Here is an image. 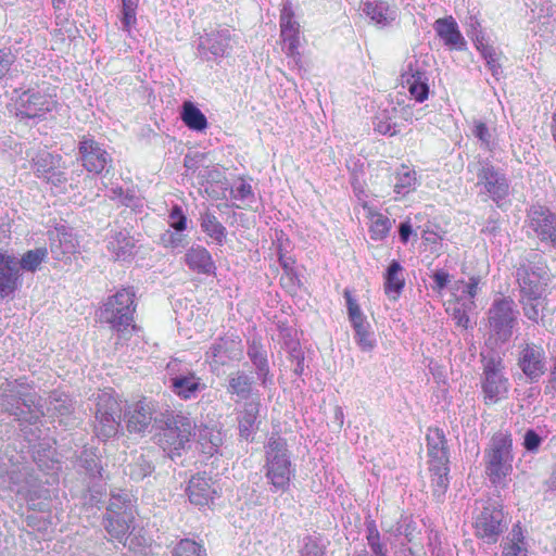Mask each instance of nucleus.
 I'll list each match as a JSON object with an SVG mask.
<instances>
[{
	"mask_svg": "<svg viewBox=\"0 0 556 556\" xmlns=\"http://www.w3.org/2000/svg\"><path fill=\"white\" fill-rule=\"evenodd\" d=\"M1 408L18 421L36 424L43 415L40 397L22 380L7 381L0 388Z\"/></svg>",
	"mask_w": 556,
	"mask_h": 556,
	"instance_id": "f257e3e1",
	"label": "nucleus"
},
{
	"mask_svg": "<svg viewBox=\"0 0 556 556\" xmlns=\"http://www.w3.org/2000/svg\"><path fill=\"white\" fill-rule=\"evenodd\" d=\"M515 454L509 432L494 433L483 451L484 475L494 486L504 485L513 473Z\"/></svg>",
	"mask_w": 556,
	"mask_h": 556,
	"instance_id": "f03ea898",
	"label": "nucleus"
},
{
	"mask_svg": "<svg viewBox=\"0 0 556 556\" xmlns=\"http://www.w3.org/2000/svg\"><path fill=\"white\" fill-rule=\"evenodd\" d=\"M428 469L431 478L432 495L442 502L450 484V454L442 429H429L427 437Z\"/></svg>",
	"mask_w": 556,
	"mask_h": 556,
	"instance_id": "7ed1b4c3",
	"label": "nucleus"
},
{
	"mask_svg": "<svg viewBox=\"0 0 556 556\" xmlns=\"http://www.w3.org/2000/svg\"><path fill=\"white\" fill-rule=\"evenodd\" d=\"M265 448V477L270 484L271 492H286L289 490L294 469L290 458L287 441L273 433Z\"/></svg>",
	"mask_w": 556,
	"mask_h": 556,
	"instance_id": "20e7f679",
	"label": "nucleus"
},
{
	"mask_svg": "<svg viewBox=\"0 0 556 556\" xmlns=\"http://www.w3.org/2000/svg\"><path fill=\"white\" fill-rule=\"evenodd\" d=\"M136 509L131 496L124 491L111 494L106 514L103 519V527L113 540L123 542L131 534Z\"/></svg>",
	"mask_w": 556,
	"mask_h": 556,
	"instance_id": "39448f33",
	"label": "nucleus"
},
{
	"mask_svg": "<svg viewBox=\"0 0 556 556\" xmlns=\"http://www.w3.org/2000/svg\"><path fill=\"white\" fill-rule=\"evenodd\" d=\"M160 439L159 442L165 450L166 446L174 451L185 448L195 431V422L182 413H175L166 407L159 416Z\"/></svg>",
	"mask_w": 556,
	"mask_h": 556,
	"instance_id": "423d86ee",
	"label": "nucleus"
},
{
	"mask_svg": "<svg viewBox=\"0 0 556 556\" xmlns=\"http://www.w3.org/2000/svg\"><path fill=\"white\" fill-rule=\"evenodd\" d=\"M469 173L476 177V186L480 188V194L492 199L497 206L509 194V181L503 170L495 167L489 159L478 157L467 166Z\"/></svg>",
	"mask_w": 556,
	"mask_h": 556,
	"instance_id": "0eeeda50",
	"label": "nucleus"
},
{
	"mask_svg": "<svg viewBox=\"0 0 556 556\" xmlns=\"http://www.w3.org/2000/svg\"><path fill=\"white\" fill-rule=\"evenodd\" d=\"M134 299L135 292L131 289H122L110 296L100 309V320L109 324L121 338L129 332V327L134 328Z\"/></svg>",
	"mask_w": 556,
	"mask_h": 556,
	"instance_id": "6e6552de",
	"label": "nucleus"
},
{
	"mask_svg": "<svg viewBox=\"0 0 556 556\" xmlns=\"http://www.w3.org/2000/svg\"><path fill=\"white\" fill-rule=\"evenodd\" d=\"M482 391L485 403H496L505 397L508 392V378L505 377V365L501 356H483Z\"/></svg>",
	"mask_w": 556,
	"mask_h": 556,
	"instance_id": "1a4fd4ad",
	"label": "nucleus"
},
{
	"mask_svg": "<svg viewBox=\"0 0 556 556\" xmlns=\"http://www.w3.org/2000/svg\"><path fill=\"white\" fill-rule=\"evenodd\" d=\"M519 312L510 298L495 299L489 308V327L493 336L506 342L513 334Z\"/></svg>",
	"mask_w": 556,
	"mask_h": 556,
	"instance_id": "9d476101",
	"label": "nucleus"
},
{
	"mask_svg": "<svg viewBox=\"0 0 556 556\" xmlns=\"http://www.w3.org/2000/svg\"><path fill=\"white\" fill-rule=\"evenodd\" d=\"M506 525L501 505L494 500L481 503V508L475 518V529L479 538L486 543H495L504 532Z\"/></svg>",
	"mask_w": 556,
	"mask_h": 556,
	"instance_id": "9b49d317",
	"label": "nucleus"
},
{
	"mask_svg": "<svg viewBox=\"0 0 556 556\" xmlns=\"http://www.w3.org/2000/svg\"><path fill=\"white\" fill-rule=\"evenodd\" d=\"M122 406L112 394L103 392L98 395L96 406L94 432L101 440L114 437L119 428Z\"/></svg>",
	"mask_w": 556,
	"mask_h": 556,
	"instance_id": "f8f14e48",
	"label": "nucleus"
},
{
	"mask_svg": "<svg viewBox=\"0 0 556 556\" xmlns=\"http://www.w3.org/2000/svg\"><path fill=\"white\" fill-rule=\"evenodd\" d=\"M345 299L348 317L354 330V339L359 349L364 352H370L376 345L374 332L363 313L357 300L353 296L350 289L343 291Z\"/></svg>",
	"mask_w": 556,
	"mask_h": 556,
	"instance_id": "ddd939ff",
	"label": "nucleus"
},
{
	"mask_svg": "<svg viewBox=\"0 0 556 556\" xmlns=\"http://www.w3.org/2000/svg\"><path fill=\"white\" fill-rule=\"evenodd\" d=\"M54 96L40 89L23 91L15 102L16 116L21 118H41L56 106Z\"/></svg>",
	"mask_w": 556,
	"mask_h": 556,
	"instance_id": "4468645a",
	"label": "nucleus"
},
{
	"mask_svg": "<svg viewBox=\"0 0 556 556\" xmlns=\"http://www.w3.org/2000/svg\"><path fill=\"white\" fill-rule=\"evenodd\" d=\"M425 60L415 56L407 60L401 75L402 84L407 88L412 98L422 103L429 96L430 74Z\"/></svg>",
	"mask_w": 556,
	"mask_h": 556,
	"instance_id": "2eb2a0df",
	"label": "nucleus"
},
{
	"mask_svg": "<svg viewBox=\"0 0 556 556\" xmlns=\"http://www.w3.org/2000/svg\"><path fill=\"white\" fill-rule=\"evenodd\" d=\"M161 410L156 408L154 402L147 399L135 403L124 414L127 430L134 433L151 432L152 429L157 430V419L161 416Z\"/></svg>",
	"mask_w": 556,
	"mask_h": 556,
	"instance_id": "dca6fc26",
	"label": "nucleus"
},
{
	"mask_svg": "<svg viewBox=\"0 0 556 556\" xmlns=\"http://www.w3.org/2000/svg\"><path fill=\"white\" fill-rule=\"evenodd\" d=\"M546 355L544 349L533 342L518 345L517 365L530 382H538L545 374Z\"/></svg>",
	"mask_w": 556,
	"mask_h": 556,
	"instance_id": "f3484780",
	"label": "nucleus"
},
{
	"mask_svg": "<svg viewBox=\"0 0 556 556\" xmlns=\"http://www.w3.org/2000/svg\"><path fill=\"white\" fill-rule=\"evenodd\" d=\"M79 160L84 168L92 174H101L112 163L109 152L91 136H84L78 144Z\"/></svg>",
	"mask_w": 556,
	"mask_h": 556,
	"instance_id": "a211bd4d",
	"label": "nucleus"
},
{
	"mask_svg": "<svg viewBox=\"0 0 556 556\" xmlns=\"http://www.w3.org/2000/svg\"><path fill=\"white\" fill-rule=\"evenodd\" d=\"M231 49V31L229 28H218L205 33L198 40V55L202 60H215L227 55Z\"/></svg>",
	"mask_w": 556,
	"mask_h": 556,
	"instance_id": "6ab92c4d",
	"label": "nucleus"
},
{
	"mask_svg": "<svg viewBox=\"0 0 556 556\" xmlns=\"http://www.w3.org/2000/svg\"><path fill=\"white\" fill-rule=\"evenodd\" d=\"M529 228L545 243L556 248V212L543 205H533L528 212Z\"/></svg>",
	"mask_w": 556,
	"mask_h": 556,
	"instance_id": "aec40b11",
	"label": "nucleus"
},
{
	"mask_svg": "<svg viewBox=\"0 0 556 556\" xmlns=\"http://www.w3.org/2000/svg\"><path fill=\"white\" fill-rule=\"evenodd\" d=\"M280 36L283 41V51L286 55L294 62L301 63L300 46V25L294 20V14L290 5H283L280 14Z\"/></svg>",
	"mask_w": 556,
	"mask_h": 556,
	"instance_id": "412c9836",
	"label": "nucleus"
},
{
	"mask_svg": "<svg viewBox=\"0 0 556 556\" xmlns=\"http://www.w3.org/2000/svg\"><path fill=\"white\" fill-rule=\"evenodd\" d=\"M361 9L380 28L391 26L399 16L397 8L383 0H363Z\"/></svg>",
	"mask_w": 556,
	"mask_h": 556,
	"instance_id": "4be33fe9",
	"label": "nucleus"
},
{
	"mask_svg": "<svg viewBox=\"0 0 556 556\" xmlns=\"http://www.w3.org/2000/svg\"><path fill=\"white\" fill-rule=\"evenodd\" d=\"M50 251L55 260H68L76 252L77 240L65 226L50 232Z\"/></svg>",
	"mask_w": 556,
	"mask_h": 556,
	"instance_id": "5701e85b",
	"label": "nucleus"
},
{
	"mask_svg": "<svg viewBox=\"0 0 556 556\" xmlns=\"http://www.w3.org/2000/svg\"><path fill=\"white\" fill-rule=\"evenodd\" d=\"M187 494L191 504L204 507L213 501L216 489L211 478L206 477L205 473H198L189 480Z\"/></svg>",
	"mask_w": 556,
	"mask_h": 556,
	"instance_id": "b1692460",
	"label": "nucleus"
},
{
	"mask_svg": "<svg viewBox=\"0 0 556 556\" xmlns=\"http://www.w3.org/2000/svg\"><path fill=\"white\" fill-rule=\"evenodd\" d=\"M169 388L181 400H191L205 389V384L194 372L186 371L170 377Z\"/></svg>",
	"mask_w": 556,
	"mask_h": 556,
	"instance_id": "393cba45",
	"label": "nucleus"
},
{
	"mask_svg": "<svg viewBox=\"0 0 556 556\" xmlns=\"http://www.w3.org/2000/svg\"><path fill=\"white\" fill-rule=\"evenodd\" d=\"M260 409L261 402L258 400H251L245 402L242 409L238 412L237 420L240 438L247 441L252 440L261 424L258 419Z\"/></svg>",
	"mask_w": 556,
	"mask_h": 556,
	"instance_id": "a878e982",
	"label": "nucleus"
},
{
	"mask_svg": "<svg viewBox=\"0 0 556 556\" xmlns=\"http://www.w3.org/2000/svg\"><path fill=\"white\" fill-rule=\"evenodd\" d=\"M433 29L439 38L451 49L462 51L466 47V41L459 31L458 25L453 16L438 18L433 23Z\"/></svg>",
	"mask_w": 556,
	"mask_h": 556,
	"instance_id": "bb28decb",
	"label": "nucleus"
},
{
	"mask_svg": "<svg viewBox=\"0 0 556 556\" xmlns=\"http://www.w3.org/2000/svg\"><path fill=\"white\" fill-rule=\"evenodd\" d=\"M106 248L117 261H126L135 254V240L126 230L112 229L106 238Z\"/></svg>",
	"mask_w": 556,
	"mask_h": 556,
	"instance_id": "cd10ccee",
	"label": "nucleus"
},
{
	"mask_svg": "<svg viewBox=\"0 0 556 556\" xmlns=\"http://www.w3.org/2000/svg\"><path fill=\"white\" fill-rule=\"evenodd\" d=\"M185 261L188 267L199 275L215 274V263L211 253L201 245L191 247L185 254Z\"/></svg>",
	"mask_w": 556,
	"mask_h": 556,
	"instance_id": "c85d7f7f",
	"label": "nucleus"
},
{
	"mask_svg": "<svg viewBox=\"0 0 556 556\" xmlns=\"http://www.w3.org/2000/svg\"><path fill=\"white\" fill-rule=\"evenodd\" d=\"M240 354V341L219 338L208 349L206 357L215 364L225 365L228 361L238 358Z\"/></svg>",
	"mask_w": 556,
	"mask_h": 556,
	"instance_id": "c756f323",
	"label": "nucleus"
},
{
	"mask_svg": "<svg viewBox=\"0 0 556 556\" xmlns=\"http://www.w3.org/2000/svg\"><path fill=\"white\" fill-rule=\"evenodd\" d=\"M200 227L201 230L212 239V241L222 247L226 242L227 238V229L226 227L218 220L216 215L211 212L208 208H205L200 213Z\"/></svg>",
	"mask_w": 556,
	"mask_h": 556,
	"instance_id": "7c9ffc66",
	"label": "nucleus"
},
{
	"mask_svg": "<svg viewBox=\"0 0 556 556\" xmlns=\"http://www.w3.org/2000/svg\"><path fill=\"white\" fill-rule=\"evenodd\" d=\"M247 354L255 367L258 380L262 386L266 387L271 381L266 350L260 342L253 340L249 344Z\"/></svg>",
	"mask_w": 556,
	"mask_h": 556,
	"instance_id": "2f4dec72",
	"label": "nucleus"
},
{
	"mask_svg": "<svg viewBox=\"0 0 556 556\" xmlns=\"http://www.w3.org/2000/svg\"><path fill=\"white\" fill-rule=\"evenodd\" d=\"M34 170L39 178H45L53 185L65 180L62 173L55 172V157L48 151H42L34 159Z\"/></svg>",
	"mask_w": 556,
	"mask_h": 556,
	"instance_id": "473e14b6",
	"label": "nucleus"
},
{
	"mask_svg": "<svg viewBox=\"0 0 556 556\" xmlns=\"http://www.w3.org/2000/svg\"><path fill=\"white\" fill-rule=\"evenodd\" d=\"M471 134L478 139L480 147L490 152H493L498 146L496 129L480 119L472 121Z\"/></svg>",
	"mask_w": 556,
	"mask_h": 556,
	"instance_id": "72a5a7b5",
	"label": "nucleus"
},
{
	"mask_svg": "<svg viewBox=\"0 0 556 556\" xmlns=\"http://www.w3.org/2000/svg\"><path fill=\"white\" fill-rule=\"evenodd\" d=\"M366 540L374 556H388L389 548L387 540L383 539L377 529L376 521L370 517L365 519Z\"/></svg>",
	"mask_w": 556,
	"mask_h": 556,
	"instance_id": "f704fd0d",
	"label": "nucleus"
},
{
	"mask_svg": "<svg viewBox=\"0 0 556 556\" xmlns=\"http://www.w3.org/2000/svg\"><path fill=\"white\" fill-rule=\"evenodd\" d=\"M48 257L47 248H37L25 252L21 258L16 257L18 274L30 273L34 274L40 268L41 264Z\"/></svg>",
	"mask_w": 556,
	"mask_h": 556,
	"instance_id": "c9c22d12",
	"label": "nucleus"
},
{
	"mask_svg": "<svg viewBox=\"0 0 556 556\" xmlns=\"http://www.w3.org/2000/svg\"><path fill=\"white\" fill-rule=\"evenodd\" d=\"M253 378L244 371L238 370L229 375L228 392L241 400L250 397L252 392Z\"/></svg>",
	"mask_w": 556,
	"mask_h": 556,
	"instance_id": "e433bc0d",
	"label": "nucleus"
},
{
	"mask_svg": "<svg viewBox=\"0 0 556 556\" xmlns=\"http://www.w3.org/2000/svg\"><path fill=\"white\" fill-rule=\"evenodd\" d=\"M546 269L542 257L539 254H533L532 258H526L519 263L516 278H544Z\"/></svg>",
	"mask_w": 556,
	"mask_h": 556,
	"instance_id": "4c0bfd02",
	"label": "nucleus"
},
{
	"mask_svg": "<svg viewBox=\"0 0 556 556\" xmlns=\"http://www.w3.org/2000/svg\"><path fill=\"white\" fill-rule=\"evenodd\" d=\"M181 119L191 130L202 131L207 127L205 115L190 101H186L182 104Z\"/></svg>",
	"mask_w": 556,
	"mask_h": 556,
	"instance_id": "58836bf2",
	"label": "nucleus"
},
{
	"mask_svg": "<svg viewBox=\"0 0 556 556\" xmlns=\"http://www.w3.org/2000/svg\"><path fill=\"white\" fill-rule=\"evenodd\" d=\"M478 41V50L486 62L489 70L492 73V76L498 80L503 75V68L501 65L502 52L498 51L495 47L490 45L489 42H482L481 39H477Z\"/></svg>",
	"mask_w": 556,
	"mask_h": 556,
	"instance_id": "ea45409f",
	"label": "nucleus"
},
{
	"mask_svg": "<svg viewBox=\"0 0 556 556\" xmlns=\"http://www.w3.org/2000/svg\"><path fill=\"white\" fill-rule=\"evenodd\" d=\"M78 463L90 478H104L101 459L94 448H84L78 457Z\"/></svg>",
	"mask_w": 556,
	"mask_h": 556,
	"instance_id": "a19ab883",
	"label": "nucleus"
},
{
	"mask_svg": "<svg viewBox=\"0 0 556 556\" xmlns=\"http://www.w3.org/2000/svg\"><path fill=\"white\" fill-rule=\"evenodd\" d=\"M502 556H527L522 531L519 525L513 527L503 544Z\"/></svg>",
	"mask_w": 556,
	"mask_h": 556,
	"instance_id": "79ce46f5",
	"label": "nucleus"
},
{
	"mask_svg": "<svg viewBox=\"0 0 556 556\" xmlns=\"http://www.w3.org/2000/svg\"><path fill=\"white\" fill-rule=\"evenodd\" d=\"M396 181L394 184V192L397 195L404 197L416 188V172L409 167L402 165L396 172Z\"/></svg>",
	"mask_w": 556,
	"mask_h": 556,
	"instance_id": "37998d69",
	"label": "nucleus"
},
{
	"mask_svg": "<svg viewBox=\"0 0 556 556\" xmlns=\"http://www.w3.org/2000/svg\"><path fill=\"white\" fill-rule=\"evenodd\" d=\"M154 467L150 459L143 454L134 456L132 460L126 466L125 472L135 481H141L150 476Z\"/></svg>",
	"mask_w": 556,
	"mask_h": 556,
	"instance_id": "c03bdc74",
	"label": "nucleus"
},
{
	"mask_svg": "<svg viewBox=\"0 0 556 556\" xmlns=\"http://www.w3.org/2000/svg\"><path fill=\"white\" fill-rule=\"evenodd\" d=\"M520 289V302H541L545 288L540 280H516Z\"/></svg>",
	"mask_w": 556,
	"mask_h": 556,
	"instance_id": "a18cd8bd",
	"label": "nucleus"
},
{
	"mask_svg": "<svg viewBox=\"0 0 556 556\" xmlns=\"http://www.w3.org/2000/svg\"><path fill=\"white\" fill-rule=\"evenodd\" d=\"M370 222H371V224H370L369 232H370L371 239H374V240L384 239L388 236V233L392 227L391 219L381 213H372L370 216Z\"/></svg>",
	"mask_w": 556,
	"mask_h": 556,
	"instance_id": "49530a36",
	"label": "nucleus"
},
{
	"mask_svg": "<svg viewBox=\"0 0 556 556\" xmlns=\"http://www.w3.org/2000/svg\"><path fill=\"white\" fill-rule=\"evenodd\" d=\"M26 468H12L8 470V477L10 478V485L0 488V490H11L18 494L26 493L28 486Z\"/></svg>",
	"mask_w": 556,
	"mask_h": 556,
	"instance_id": "de8ad7c7",
	"label": "nucleus"
},
{
	"mask_svg": "<svg viewBox=\"0 0 556 556\" xmlns=\"http://www.w3.org/2000/svg\"><path fill=\"white\" fill-rule=\"evenodd\" d=\"M139 0H122V29L128 34L137 23V9Z\"/></svg>",
	"mask_w": 556,
	"mask_h": 556,
	"instance_id": "09e8293b",
	"label": "nucleus"
},
{
	"mask_svg": "<svg viewBox=\"0 0 556 556\" xmlns=\"http://www.w3.org/2000/svg\"><path fill=\"white\" fill-rule=\"evenodd\" d=\"M172 556H206V551L193 540L182 539L174 547Z\"/></svg>",
	"mask_w": 556,
	"mask_h": 556,
	"instance_id": "8fccbe9b",
	"label": "nucleus"
},
{
	"mask_svg": "<svg viewBox=\"0 0 556 556\" xmlns=\"http://www.w3.org/2000/svg\"><path fill=\"white\" fill-rule=\"evenodd\" d=\"M375 130L381 135L394 136L397 134L396 124L387 110L379 112L374 121Z\"/></svg>",
	"mask_w": 556,
	"mask_h": 556,
	"instance_id": "3c124183",
	"label": "nucleus"
},
{
	"mask_svg": "<svg viewBox=\"0 0 556 556\" xmlns=\"http://www.w3.org/2000/svg\"><path fill=\"white\" fill-rule=\"evenodd\" d=\"M301 556H325V544L323 541L313 535L304 538V543L300 549Z\"/></svg>",
	"mask_w": 556,
	"mask_h": 556,
	"instance_id": "603ef678",
	"label": "nucleus"
},
{
	"mask_svg": "<svg viewBox=\"0 0 556 556\" xmlns=\"http://www.w3.org/2000/svg\"><path fill=\"white\" fill-rule=\"evenodd\" d=\"M17 275L20 274L16 256L0 252V278H14Z\"/></svg>",
	"mask_w": 556,
	"mask_h": 556,
	"instance_id": "864d4df0",
	"label": "nucleus"
},
{
	"mask_svg": "<svg viewBox=\"0 0 556 556\" xmlns=\"http://www.w3.org/2000/svg\"><path fill=\"white\" fill-rule=\"evenodd\" d=\"M127 547L129 555L127 556H146L147 555V543L146 539L138 535H127L122 542Z\"/></svg>",
	"mask_w": 556,
	"mask_h": 556,
	"instance_id": "5fc2aeb1",
	"label": "nucleus"
},
{
	"mask_svg": "<svg viewBox=\"0 0 556 556\" xmlns=\"http://www.w3.org/2000/svg\"><path fill=\"white\" fill-rule=\"evenodd\" d=\"M182 231L166 230L161 235L160 241L164 248H170L173 250L182 249L187 244L186 236Z\"/></svg>",
	"mask_w": 556,
	"mask_h": 556,
	"instance_id": "6e6d98bb",
	"label": "nucleus"
},
{
	"mask_svg": "<svg viewBox=\"0 0 556 556\" xmlns=\"http://www.w3.org/2000/svg\"><path fill=\"white\" fill-rule=\"evenodd\" d=\"M542 442L543 438L534 429H528L523 434L522 446L528 453L536 454Z\"/></svg>",
	"mask_w": 556,
	"mask_h": 556,
	"instance_id": "4d7b16f0",
	"label": "nucleus"
},
{
	"mask_svg": "<svg viewBox=\"0 0 556 556\" xmlns=\"http://www.w3.org/2000/svg\"><path fill=\"white\" fill-rule=\"evenodd\" d=\"M283 241H286V243L289 244L288 239H282V237L277 239V255H278V260H279L281 267L285 269V274L287 276H291L293 274L294 261L292 260L291 256H288L283 252V250H285Z\"/></svg>",
	"mask_w": 556,
	"mask_h": 556,
	"instance_id": "13d9d810",
	"label": "nucleus"
},
{
	"mask_svg": "<svg viewBox=\"0 0 556 556\" xmlns=\"http://www.w3.org/2000/svg\"><path fill=\"white\" fill-rule=\"evenodd\" d=\"M230 194L233 199L240 201L252 202L254 200L252 186L244 179H240L239 184L231 189Z\"/></svg>",
	"mask_w": 556,
	"mask_h": 556,
	"instance_id": "bf43d9fd",
	"label": "nucleus"
},
{
	"mask_svg": "<svg viewBox=\"0 0 556 556\" xmlns=\"http://www.w3.org/2000/svg\"><path fill=\"white\" fill-rule=\"evenodd\" d=\"M169 225L176 231H184L187 228V217L179 205H174L169 212Z\"/></svg>",
	"mask_w": 556,
	"mask_h": 556,
	"instance_id": "052dcab7",
	"label": "nucleus"
},
{
	"mask_svg": "<svg viewBox=\"0 0 556 556\" xmlns=\"http://www.w3.org/2000/svg\"><path fill=\"white\" fill-rule=\"evenodd\" d=\"M467 25H468L467 35L472 39L476 48H478L477 39L478 40L481 39L482 42H488V40L485 39L484 34L482 31L480 22L476 16H470Z\"/></svg>",
	"mask_w": 556,
	"mask_h": 556,
	"instance_id": "680f3d73",
	"label": "nucleus"
},
{
	"mask_svg": "<svg viewBox=\"0 0 556 556\" xmlns=\"http://www.w3.org/2000/svg\"><path fill=\"white\" fill-rule=\"evenodd\" d=\"M195 177L201 186L208 184L215 180L216 176H218V170L211 166H198L194 169Z\"/></svg>",
	"mask_w": 556,
	"mask_h": 556,
	"instance_id": "e2e57ef3",
	"label": "nucleus"
},
{
	"mask_svg": "<svg viewBox=\"0 0 556 556\" xmlns=\"http://www.w3.org/2000/svg\"><path fill=\"white\" fill-rule=\"evenodd\" d=\"M15 61V55L10 49H0V79L3 78L10 71Z\"/></svg>",
	"mask_w": 556,
	"mask_h": 556,
	"instance_id": "0e129e2a",
	"label": "nucleus"
},
{
	"mask_svg": "<svg viewBox=\"0 0 556 556\" xmlns=\"http://www.w3.org/2000/svg\"><path fill=\"white\" fill-rule=\"evenodd\" d=\"M404 288V280H386L384 292L390 300H397Z\"/></svg>",
	"mask_w": 556,
	"mask_h": 556,
	"instance_id": "69168bd1",
	"label": "nucleus"
},
{
	"mask_svg": "<svg viewBox=\"0 0 556 556\" xmlns=\"http://www.w3.org/2000/svg\"><path fill=\"white\" fill-rule=\"evenodd\" d=\"M62 396L63 395L61 393L52 392L50 394L49 399H50V404L53 405V409L59 412L61 415H64L70 412V408H68V406L65 405L67 397L64 396V399H63Z\"/></svg>",
	"mask_w": 556,
	"mask_h": 556,
	"instance_id": "338daca9",
	"label": "nucleus"
},
{
	"mask_svg": "<svg viewBox=\"0 0 556 556\" xmlns=\"http://www.w3.org/2000/svg\"><path fill=\"white\" fill-rule=\"evenodd\" d=\"M452 318L456 323L457 326H459L464 329L468 328L469 316L465 312V309H463L462 307L456 306L453 308Z\"/></svg>",
	"mask_w": 556,
	"mask_h": 556,
	"instance_id": "774afa93",
	"label": "nucleus"
}]
</instances>
